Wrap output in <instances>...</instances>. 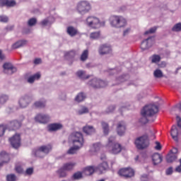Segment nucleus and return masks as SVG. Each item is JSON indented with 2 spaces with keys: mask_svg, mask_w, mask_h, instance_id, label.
<instances>
[{
  "mask_svg": "<svg viewBox=\"0 0 181 181\" xmlns=\"http://www.w3.org/2000/svg\"><path fill=\"white\" fill-rule=\"evenodd\" d=\"M158 112H159V107L154 104L146 105L141 111V115L151 119L150 122H153L156 119V114Z\"/></svg>",
  "mask_w": 181,
  "mask_h": 181,
  "instance_id": "f257e3e1",
  "label": "nucleus"
},
{
  "mask_svg": "<svg viewBox=\"0 0 181 181\" xmlns=\"http://www.w3.org/2000/svg\"><path fill=\"white\" fill-rule=\"evenodd\" d=\"M109 22L112 28H116V29H121V28L127 26V19L119 16H110Z\"/></svg>",
  "mask_w": 181,
  "mask_h": 181,
  "instance_id": "f03ea898",
  "label": "nucleus"
},
{
  "mask_svg": "<svg viewBox=\"0 0 181 181\" xmlns=\"http://www.w3.org/2000/svg\"><path fill=\"white\" fill-rule=\"evenodd\" d=\"M69 143L72 144L73 145L83 146L84 145V138L83 137V134L78 132L71 133L69 136Z\"/></svg>",
  "mask_w": 181,
  "mask_h": 181,
  "instance_id": "7ed1b4c3",
  "label": "nucleus"
},
{
  "mask_svg": "<svg viewBox=\"0 0 181 181\" xmlns=\"http://www.w3.org/2000/svg\"><path fill=\"white\" fill-rule=\"evenodd\" d=\"M107 148L110 153H113V155H117V153H119L122 151L121 144L115 142V136H110L109 138Z\"/></svg>",
  "mask_w": 181,
  "mask_h": 181,
  "instance_id": "20e7f679",
  "label": "nucleus"
},
{
  "mask_svg": "<svg viewBox=\"0 0 181 181\" xmlns=\"http://www.w3.org/2000/svg\"><path fill=\"white\" fill-rule=\"evenodd\" d=\"M86 25L93 29H98L101 26H105V22H100V19L95 16H88L86 20Z\"/></svg>",
  "mask_w": 181,
  "mask_h": 181,
  "instance_id": "39448f33",
  "label": "nucleus"
},
{
  "mask_svg": "<svg viewBox=\"0 0 181 181\" xmlns=\"http://www.w3.org/2000/svg\"><path fill=\"white\" fill-rule=\"evenodd\" d=\"M33 100V95L30 93L23 95L18 100V107L22 109L28 108Z\"/></svg>",
  "mask_w": 181,
  "mask_h": 181,
  "instance_id": "423d86ee",
  "label": "nucleus"
},
{
  "mask_svg": "<svg viewBox=\"0 0 181 181\" xmlns=\"http://www.w3.org/2000/svg\"><path fill=\"white\" fill-rule=\"evenodd\" d=\"M134 144L137 149H145L149 146V139L148 135L145 134L136 139Z\"/></svg>",
  "mask_w": 181,
  "mask_h": 181,
  "instance_id": "0eeeda50",
  "label": "nucleus"
},
{
  "mask_svg": "<svg viewBox=\"0 0 181 181\" xmlns=\"http://www.w3.org/2000/svg\"><path fill=\"white\" fill-rule=\"evenodd\" d=\"M76 9L81 15H86L91 11V4L87 1H81L78 3Z\"/></svg>",
  "mask_w": 181,
  "mask_h": 181,
  "instance_id": "6e6552de",
  "label": "nucleus"
},
{
  "mask_svg": "<svg viewBox=\"0 0 181 181\" xmlns=\"http://www.w3.org/2000/svg\"><path fill=\"white\" fill-rule=\"evenodd\" d=\"M88 86H90V87H92V88H103L104 87H107V82L97 78H93V79H91L90 81H88Z\"/></svg>",
  "mask_w": 181,
  "mask_h": 181,
  "instance_id": "1a4fd4ad",
  "label": "nucleus"
},
{
  "mask_svg": "<svg viewBox=\"0 0 181 181\" xmlns=\"http://www.w3.org/2000/svg\"><path fill=\"white\" fill-rule=\"evenodd\" d=\"M98 53L100 56H105V54H111L112 53V47L110 44H102L99 46Z\"/></svg>",
  "mask_w": 181,
  "mask_h": 181,
  "instance_id": "9d476101",
  "label": "nucleus"
},
{
  "mask_svg": "<svg viewBox=\"0 0 181 181\" xmlns=\"http://www.w3.org/2000/svg\"><path fill=\"white\" fill-rule=\"evenodd\" d=\"M3 71L5 74H8V76H12L14 73L18 71L16 67L12 64L11 62H6L3 64Z\"/></svg>",
  "mask_w": 181,
  "mask_h": 181,
  "instance_id": "9b49d317",
  "label": "nucleus"
},
{
  "mask_svg": "<svg viewBox=\"0 0 181 181\" xmlns=\"http://www.w3.org/2000/svg\"><path fill=\"white\" fill-rule=\"evenodd\" d=\"M118 174L120 176H123L124 177H126V179H128V177H132L135 173L134 172V170L131 168H122L119 170Z\"/></svg>",
  "mask_w": 181,
  "mask_h": 181,
  "instance_id": "f8f14e48",
  "label": "nucleus"
},
{
  "mask_svg": "<svg viewBox=\"0 0 181 181\" xmlns=\"http://www.w3.org/2000/svg\"><path fill=\"white\" fill-rule=\"evenodd\" d=\"M9 141L13 148L18 149L21 146V135L15 134L9 139Z\"/></svg>",
  "mask_w": 181,
  "mask_h": 181,
  "instance_id": "ddd939ff",
  "label": "nucleus"
},
{
  "mask_svg": "<svg viewBox=\"0 0 181 181\" xmlns=\"http://www.w3.org/2000/svg\"><path fill=\"white\" fill-rule=\"evenodd\" d=\"M35 119L37 122H40V124H47V122H50V116L49 115L39 114L37 115Z\"/></svg>",
  "mask_w": 181,
  "mask_h": 181,
  "instance_id": "4468645a",
  "label": "nucleus"
},
{
  "mask_svg": "<svg viewBox=\"0 0 181 181\" xmlns=\"http://www.w3.org/2000/svg\"><path fill=\"white\" fill-rule=\"evenodd\" d=\"M152 45H153V37H149L142 41L141 44V49L143 50H148V49L152 47Z\"/></svg>",
  "mask_w": 181,
  "mask_h": 181,
  "instance_id": "2eb2a0df",
  "label": "nucleus"
},
{
  "mask_svg": "<svg viewBox=\"0 0 181 181\" xmlns=\"http://www.w3.org/2000/svg\"><path fill=\"white\" fill-rule=\"evenodd\" d=\"M127 131V124L125 122L122 121L117 123V132L119 136H124L125 135V132Z\"/></svg>",
  "mask_w": 181,
  "mask_h": 181,
  "instance_id": "dca6fc26",
  "label": "nucleus"
},
{
  "mask_svg": "<svg viewBox=\"0 0 181 181\" xmlns=\"http://www.w3.org/2000/svg\"><path fill=\"white\" fill-rule=\"evenodd\" d=\"M63 128L62 123H52L48 124L47 129L49 132H56Z\"/></svg>",
  "mask_w": 181,
  "mask_h": 181,
  "instance_id": "f3484780",
  "label": "nucleus"
},
{
  "mask_svg": "<svg viewBox=\"0 0 181 181\" xmlns=\"http://www.w3.org/2000/svg\"><path fill=\"white\" fill-rule=\"evenodd\" d=\"M0 159L1 160L0 162V168H2L4 163H8L9 162L10 160L9 154H8L5 151H1L0 153Z\"/></svg>",
  "mask_w": 181,
  "mask_h": 181,
  "instance_id": "a211bd4d",
  "label": "nucleus"
},
{
  "mask_svg": "<svg viewBox=\"0 0 181 181\" xmlns=\"http://www.w3.org/2000/svg\"><path fill=\"white\" fill-rule=\"evenodd\" d=\"M170 135L175 142H179V129H177V126L173 125L172 127Z\"/></svg>",
  "mask_w": 181,
  "mask_h": 181,
  "instance_id": "6ab92c4d",
  "label": "nucleus"
},
{
  "mask_svg": "<svg viewBox=\"0 0 181 181\" xmlns=\"http://www.w3.org/2000/svg\"><path fill=\"white\" fill-rule=\"evenodd\" d=\"M26 45H28V40H21L13 44L11 47L12 49H16L21 47H23L24 46H26Z\"/></svg>",
  "mask_w": 181,
  "mask_h": 181,
  "instance_id": "aec40b11",
  "label": "nucleus"
},
{
  "mask_svg": "<svg viewBox=\"0 0 181 181\" xmlns=\"http://www.w3.org/2000/svg\"><path fill=\"white\" fill-rule=\"evenodd\" d=\"M163 160V158H162L160 154L158 153H156L152 155V160H153V165H159V163H162Z\"/></svg>",
  "mask_w": 181,
  "mask_h": 181,
  "instance_id": "412c9836",
  "label": "nucleus"
},
{
  "mask_svg": "<svg viewBox=\"0 0 181 181\" xmlns=\"http://www.w3.org/2000/svg\"><path fill=\"white\" fill-rule=\"evenodd\" d=\"M83 132L86 135H93L95 134V129L93 126L86 125L83 127Z\"/></svg>",
  "mask_w": 181,
  "mask_h": 181,
  "instance_id": "4be33fe9",
  "label": "nucleus"
},
{
  "mask_svg": "<svg viewBox=\"0 0 181 181\" xmlns=\"http://www.w3.org/2000/svg\"><path fill=\"white\" fill-rule=\"evenodd\" d=\"M76 75L81 80H87L90 78V75H88L86 71L79 70L76 73Z\"/></svg>",
  "mask_w": 181,
  "mask_h": 181,
  "instance_id": "5701e85b",
  "label": "nucleus"
},
{
  "mask_svg": "<svg viewBox=\"0 0 181 181\" xmlns=\"http://www.w3.org/2000/svg\"><path fill=\"white\" fill-rule=\"evenodd\" d=\"M9 127H11L12 131H16V129H19V128L21 127L22 123L18 120H13L10 122Z\"/></svg>",
  "mask_w": 181,
  "mask_h": 181,
  "instance_id": "b1692460",
  "label": "nucleus"
},
{
  "mask_svg": "<svg viewBox=\"0 0 181 181\" xmlns=\"http://www.w3.org/2000/svg\"><path fill=\"white\" fill-rule=\"evenodd\" d=\"M127 80H129V76L128 74H123L116 78V83L117 84H121V83H124V81Z\"/></svg>",
  "mask_w": 181,
  "mask_h": 181,
  "instance_id": "393cba45",
  "label": "nucleus"
},
{
  "mask_svg": "<svg viewBox=\"0 0 181 181\" xmlns=\"http://www.w3.org/2000/svg\"><path fill=\"white\" fill-rule=\"evenodd\" d=\"M107 169H108V163H107V161L103 162L98 167H96V170L100 171V173H103L104 170H107Z\"/></svg>",
  "mask_w": 181,
  "mask_h": 181,
  "instance_id": "a878e982",
  "label": "nucleus"
},
{
  "mask_svg": "<svg viewBox=\"0 0 181 181\" xmlns=\"http://www.w3.org/2000/svg\"><path fill=\"white\" fill-rule=\"evenodd\" d=\"M66 33H68L71 37H74V36H76V35L78 33V31L76 29V28L69 26L66 29Z\"/></svg>",
  "mask_w": 181,
  "mask_h": 181,
  "instance_id": "bb28decb",
  "label": "nucleus"
},
{
  "mask_svg": "<svg viewBox=\"0 0 181 181\" xmlns=\"http://www.w3.org/2000/svg\"><path fill=\"white\" fill-rule=\"evenodd\" d=\"M40 148V151H42L44 155H47L49 152L52 151V145L50 144L42 146Z\"/></svg>",
  "mask_w": 181,
  "mask_h": 181,
  "instance_id": "cd10ccee",
  "label": "nucleus"
},
{
  "mask_svg": "<svg viewBox=\"0 0 181 181\" xmlns=\"http://www.w3.org/2000/svg\"><path fill=\"white\" fill-rule=\"evenodd\" d=\"M34 106L36 108H45V107H46V100L45 99L37 100L34 103Z\"/></svg>",
  "mask_w": 181,
  "mask_h": 181,
  "instance_id": "c85d7f7f",
  "label": "nucleus"
},
{
  "mask_svg": "<svg viewBox=\"0 0 181 181\" xmlns=\"http://www.w3.org/2000/svg\"><path fill=\"white\" fill-rule=\"evenodd\" d=\"M76 57V51L71 50L69 52H65L64 57L66 60H72Z\"/></svg>",
  "mask_w": 181,
  "mask_h": 181,
  "instance_id": "c756f323",
  "label": "nucleus"
},
{
  "mask_svg": "<svg viewBox=\"0 0 181 181\" xmlns=\"http://www.w3.org/2000/svg\"><path fill=\"white\" fill-rule=\"evenodd\" d=\"M74 100L76 103H83V101L86 100V93H84L83 92H80L75 97Z\"/></svg>",
  "mask_w": 181,
  "mask_h": 181,
  "instance_id": "7c9ffc66",
  "label": "nucleus"
},
{
  "mask_svg": "<svg viewBox=\"0 0 181 181\" xmlns=\"http://www.w3.org/2000/svg\"><path fill=\"white\" fill-rule=\"evenodd\" d=\"M9 101V95L1 94L0 95V105H4Z\"/></svg>",
  "mask_w": 181,
  "mask_h": 181,
  "instance_id": "2f4dec72",
  "label": "nucleus"
},
{
  "mask_svg": "<svg viewBox=\"0 0 181 181\" xmlns=\"http://www.w3.org/2000/svg\"><path fill=\"white\" fill-rule=\"evenodd\" d=\"M39 78H40V73H37V74H35L34 75L30 76L28 78L27 81L30 84H33V83H35V80H39Z\"/></svg>",
  "mask_w": 181,
  "mask_h": 181,
  "instance_id": "473e14b6",
  "label": "nucleus"
},
{
  "mask_svg": "<svg viewBox=\"0 0 181 181\" xmlns=\"http://www.w3.org/2000/svg\"><path fill=\"white\" fill-rule=\"evenodd\" d=\"M80 148H83V146H77V145H74L73 147H71L68 151L67 153L69 155H74L75 153H77V151L80 149Z\"/></svg>",
  "mask_w": 181,
  "mask_h": 181,
  "instance_id": "72a5a7b5",
  "label": "nucleus"
},
{
  "mask_svg": "<svg viewBox=\"0 0 181 181\" xmlns=\"http://www.w3.org/2000/svg\"><path fill=\"white\" fill-rule=\"evenodd\" d=\"M95 170V169L94 168V167L89 166V167H86L84 169L83 173L86 176H91V175H93V173H94Z\"/></svg>",
  "mask_w": 181,
  "mask_h": 181,
  "instance_id": "f704fd0d",
  "label": "nucleus"
},
{
  "mask_svg": "<svg viewBox=\"0 0 181 181\" xmlns=\"http://www.w3.org/2000/svg\"><path fill=\"white\" fill-rule=\"evenodd\" d=\"M33 154L34 156H36L37 158H44L45 153L42 150H40V147H39L37 149H34L33 151Z\"/></svg>",
  "mask_w": 181,
  "mask_h": 181,
  "instance_id": "c9c22d12",
  "label": "nucleus"
},
{
  "mask_svg": "<svg viewBox=\"0 0 181 181\" xmlns=\"http://www.w3.org/2000/svg\"><path fill=\"white\" fill-rule=\"evenodd\" d=\"M74 166H76V163L70 162L64 164L62 168H64V169L66 170L69 171L73 170V169H74Z\"/></svg>",
  "mask_w": 181,
  "mask_h": 181,
  "instance_id": "e433bc0d",
  "label": "nucleus"
},
{
  "mask_svg": "<svg viewBox=\"0 0 181 181\" xmlns=\"http://www.w3.org/2000/svg\"><path fill=\"white\" fill-rule=\"evenodd\" d=\"M101 125L104 135H107L110 133V126L108 125V123L103 121L101 122Z\"/></svg>",
  "mask_w": 181,
  "mask_h": 181,
  "instance_id": "4c0bfd02",
  "label": "nucleus"
},
{
  "mask_svg": "<svg viewBox=\"0 0 181 181\" xmlns=\"http://www.w3.org/2000/svg\"><path fill=\"white\" fill-rule=\"evenodd\" d=\"M53 22H54V19L53 18V17H49L44 19L41 22V25H42V26H47V25H52Z\"/></svg>",
  "mask_w": 181,
  "mask_h": 181,
  "instance_id": "58836bf2",
  "label": "nucleus"
},
{
  "mask_svg": "<svg viewBox=\"0 0 181 181\" xmlns=\"http://www.w3.org/2000/svg\"><path fill=\"white\" fill-rule=\"evenodd\" d=\"M176 159H177V156H176L175 154L170 153L166 157L168 163H172V162L176 160Z\"/></svg>",
  "mask_w": 181,
  "mask_h": 181,
  "instance_id": "ea45409f",
  "label": "nucleus"
},
{
  "mask_svg": "<svg viewBox=\"0 0 181 181\" xmlns=\"http://www.w3.org/2000/svg\"><path fill=\"white\" fill-rule=\"evenodd\" d=\"M153 76L155 78H162L163 77V72H162V70L157 69L153 71Z\"/></svg>",
  "mask_w": 181,
  "mask_h": 181,
  "instance_id": "a19ab883",
  "label": "nucleus"
},
{
  "mask_svg": "<svg viewBox=\"0 0 181 181\" xmlns=\"http://www.w3.org/2000/svg\"><path fill=\"white\" fill-rule=\"evenodd\" d=\"M151 119L148 116H144L141 115V117L139 119V122H140V124H148V122H151Z\"/></svg>",
  "mask_w": 181,
  "mask_h": 181,
  "instance_id": "79ce46f5",
  "label": "nucleus"
},
{
  "mask_svg": "<svg viewBox=\"0 0 181 181\" xmlns=\"http://www.w3.org/2000/svg\"><path fill=\"white\" fill-rule=\"evenodd\" d=\"M88 112H89L88 107L86 106H82L81 108L77 111L78 115L88 114Z\"/></svg>",
  "mask_w": 181,
  "mask_h": 181,
  "instance_id": "37998d69",
  "label": "nucleus"
},
{
  "mask_svg": "<svg viewBox=\"0 0 181 181\" xmlns=\"http://www.w3.org/2000/svg\"><path fill=\"white\" fill-rule=\"evenodd\" d=\"M100 149H101V144L100 143H95L93 144L90 151L91 152H98Z\"/></svg>",
  "mask_w": 181,
  "mask_h": 181,
  "instance_id": "c03bdc74",
  "label": "nucleus"
},
{
  "mask_svg": "<svg viewBox=\"0 0 181 181\" xmlns=\"http://www.w3.org/2000/svg\"><path fill=\"white\" fill-rule=\"evenodd\" d=\"M88 59V49H85L81 55V62H86Z\"/></svg>",
  "mask_w": 181,
  "mask_h": 181,
  "instance_id": "a18cd8bd",
  "label": "nucleus"
},
{
  "mask_svg": "<svg viewBox=\"0 0 181 181\" xmlns=\"http://www.w3.org/2000/svg\"><path fill=\"white\" fill-rule=\"evenodd\" d=\"M101 35V33L100 31L91 33L90 35V39L95 40L97 39H100V36Z\"/></svg>",
  "mask_w": 181,
  "mask_h": 181,
  "instance_id": "49530a36",
  "label": "nucleus"
},
{
  "mask_svg": "<svg viewBox=\"0 0 181 181\" xmlns=\"http://www.w3.org/2000/svg\"><path fill=\"white\" fill-rule=\"evenodd\" d=\"M80 179H83V173L81 172L75 173L72 176V180H80Z\"/></svg>",
  "mask_w": 181,
  "mask_h": 181,
  "instance_id": "de8ad7c7",
  "label": "nucleus"
},
{
  "mask_svg": "<svg viewBox=\"0 0 181 181\" xmlns=\"http://www.w3.org/2000/svg\"><path fill=\"white\" fill-rule=\"evenodd\" d=\"M66 170L62 167L59 170H58L57 173L60 177H66V176H67V173H66Z\"/></svg>",
  "mask_w": 181,
  "mask_h": 181,
  "instance_id": "09e8293b",
  "label": "nucleus"
},
{
  "mask_svg": "<svg viewBox=\"0 0 181 181\" xmlns=\"http://www.w3.org/2000/svg\"><path fill=\"white\" fill-rule=\"evenodd\" d=\"M151 63H159L160 62V56L158 54H153L151 57Z\"/></svg>",
  "mask_w": 181,
  "mask_h": 181,
  "instance_id": "8fccbe9b",
  "label": "nucleus"
},
{
  "mask_svg": "<svg viewBox=\"0 0 181 181\" xmlns=\"http://www.w3.org/2000/svg\"><path fill=\"white\" fill-rule=\"evenodd\" d=\"M36 23H37V20L35 18H32L28 20L27 25L28 26L32 27L35 26Z\"/></svg>",
  "mask_w": 181,
  "mask_h": 181,
  "instance_id": "3c124183",
  "label": "nucleus"
},
{
  "mask_svg": "<svg viewBox=\"0 0 181 181\" xmlns=\"http://www.w3.org/2000/svg\"><path fill=\"white\" fill-rule=\"evenodd\" d=\"M173 32H181V23H178L175 24L173 28H172Z\"/></svg>",
  "mask_w": 181,
  "mask_h": 181,
  "instance_id": "603ef678",
  "label": "nucleus"
},
{
  "mask_svg": "<svg viewBox=\"0 0 181 181\" xmlns=\"http://www.w3.org/2000/svg\"><path fill=\"white\" fill-rule=\"evenodd\" d=\"M7 128H8V126L6 124L0 125V136H4V134H5V131H6Z\"/></svg>",
  "mask_w": 181,
  "mask_h": 181,
  "instance_id": "864d4df0",
  "label": "nucleus"
},
{
  "mask_svg": "<svg viewBox=\"0 0 181 181\" xmlns=\"http://www.w3.org/2000/svg\"><path fill=\"white\" fill-rule=\"evenodd\" d=\"M115 110V105H112L106 109L105 114H110V112H112Z\"/></svg>",
  "mask_w": 181,
  "mask_h": 181,
  "instance_id": "5fc2aeb1",
  "label": "nucleus"
},
{
  "mask_svg": "<svg viewBox=\"0 0 181 181\" xmlns=\"http://www.w3.org/2000/svg\"><path fill=\"white\" fill-rule=\"evenodd\" d=\"M7 181H16V176L14 174H10L6 176Z\"/></svg>",
  "mask_w": 181,
  "mask_h": 181,
  "instance_id": "6e6d98bb",
  "label": "nucleus"
},
{
  "mask_svg": "<svg viewBox=\"0 0 181 181\" xmlns=\"http://www.w3.org/2000/svg\"><path fill=\"white\" fill-rule=\"evenodd\" d=\"M59 98V100H62V101H66V100H67V95L64 92H61Z\"/></svg>",
  "mask_w": 181,
  "mask_h": 181,
  "instance_id": "4d7b16f0",
  "label": "nucleus"
},
{
  "mask_svg": "<svg viewBox=\"0 0 181 181\" xmlns=\"http://www.w3.org/2000/svg\"><path fill=\"white\" fill-rule=\"evenodd\" d=\"M157 29H158V28L153 27V28H150L148 30L146 31L144 33V35H149V34L155 33V32H156Z\"/></svg>",
  "mask_w": 181,
  "mask_h": 181,
  "instance_id": "13d9d810",
  "label": "nucleus"
},
{
  "mask_svg": "<svg viewBox=\"0 0 181 181\" xmlns=\"http://www.w3.org/2000/svg\"><path fill=\"white\" fill-rule=\"evenodd\" d=\"M9 21V18L6 16H0V22L6 23Z\"/></svg>",
  "mask_w": 181,
  "mask_h": 181,
  "instance_id": "bf43d9fd",
  "label": "nucleus"
},
{
  "mask_svg": "<svg viewBox=\"0 0 181 181\" xmlns=\"http://www.w3.org/2000/svg\"><path fill=\"white\" fill-rule=\"evenodd\" d=\"M16 5V2L15 1L7 0L6 6H15Z\"/></svg>",
  "mask_w": 181,
  "mask_h": 181,
  "instance_id": "052dcab7",
  "label": "nucleus"
},
{
  "mask_svg": "<svg viewBox=\"0 0 181 181\" xmlns=\"http://www.w3.org/2000/svg\"><path fill=\"white\" fill-rule=\"evenodd\" d=\"M172 173H173V168L169 167V168L165 170V175H167V176H169V175H172Z\"/></svg>",
  "mask_w": 181,
  "mask_h": 181,
  "instance_id": "680f3d73",
  "label": "nucleus"
},
{
  "mask_svg": "<svg viewBox=\"0 0 181 181\" xmlns=\"http://www.w3.org/2000/svg\"><path fill=\"white\" fill-rule=\"evenodd\" d=\"M180 165L174 170L177 173H181V158L179 160Z\"/></svg>",
  "mask_w": 181,
  "mask_h": 181,
  "instance_id": "e2e57ef3",
  "label": "nucleus"
},
{
  "mask_svg": "<svg viewBox=\"0 0 181 181\" xmlns=\"http://www.w3.org/2000/svg\"><path fill=\"white\" fill-rule=\"evenodd\" d=\"M131 33V28H127L123 31V36H128Z\"/></svg>",
  "mask_w": 181,
  "mask_h": 181,
  "instance_id": "0e129e2a",
  "label": "nucleus"
},
{
  "mask_svg": "<svg viewBox=\"0 0 181 181\" xmlns=\"http://www.w3.org/2000/svg\"><path fill=\"white\" fill-rule=\"evenodd\" d=\"M141 181H149V177L146 174H144L141 176Z\"/></svg>",
  "mask_w": 181,
  "mask_h": 181,
  "instance_id": "69168bd1",
  "label": "nucleus"
},
{
  "mask_svg": "<svg viewBox=\"0 0 181 181\" xmlns=\"http://www.w3.org/2000/svg\"><path fill=\"white\" fill-rule=\"evenodd\" d=\"M176 118L177 127H179V128H181V117L179 115H177Z\"/></svg>",
  "mask_w": 181,
  "mask_h": 181,
  "instance_id": "338daca9",
  "label": "nucleus"
},
{
  "mask_svg": "<svg viewBox=\"0 0 181 181\" xmlns=\"http://www.w3.org/2000/svg\"><path fill=\"white\" fill-rule=\"evenodd\" d=\"M34 64L37 65V64H42V59L40 58H36L34 59L33 62Z\"/></svg>",
  "mask_w": 181,
  "mask_h": 181,
  "instance_id": "774afa93",
  "label": "nucleus"
}]
</instances>
